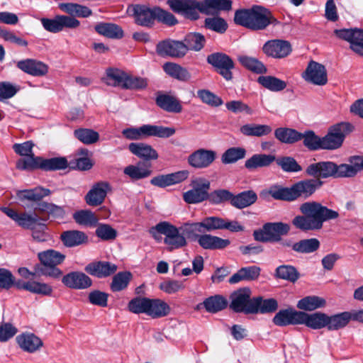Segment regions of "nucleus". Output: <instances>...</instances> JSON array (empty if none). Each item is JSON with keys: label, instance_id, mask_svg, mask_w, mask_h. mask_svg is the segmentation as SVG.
Masks as SVG:
<instances>
[{"label": "nucleus", "instance_id": "f3484780", "mask_svg": "<svg viewBox=\"0 0 363 363\" xmlns=\"http://www.w3.org/2000/svg\"><path fill=\"white\" fill-rule=\"evenodd\" d=\"M336 164L330 161L319 162L309 164L306 169L308 176L313 177L315 179L335 178Z\"/></svg>", "mask_w": 363, "mask_h": 363}, {"label": "nucleus", "instance_id": "f8f14e48", "mask_svg": "<svg viewBox=\"0 0 363 363\" xmlns=\"http://www.w3.org/2000/svg\"><path fill=\"white\" fill-rule=\"evenodd\" d=\"M217 158V152L213 150L199 148L188 156V164L199 169H206L212 165Z\"/></svg>", "mask_w": 363, "mask_h": 363}, {"label": "nucleus", "instance_id": "72a5a7b5", "mask_svg": "<svg viewBox=\"0 0 363 363\" xmlns=\"http://www.w3.org/2000/svg\"><path fill=\"white\" fill-rule=\"evenodd\" d=\"M275 160L276 157L272 155L255 154L245 162V167L249 170H255L269 167Z\"/></svg>", "mask_w": 363, "mask_h": 363}, {"label": "nucleus", "instance_id": "a19ab883", "mask_svg": "<svg viewBox=\"0 0 363 363\" xmlns=\"http://www.w3.org/2000/svg\"><path fill=\"white\" fill-rule=\"evenodd\" d=\"M157 105L163 110L171 113H180L182 111V106L179 101L175 97L162 94L156 99Z\"/></svg>", "mask_w": 363, "mask_h": 363}, {"label": "nucleus", "instance_id": "4468645a", "mask_svg": "<svg viewBox=\"0 0 363 363\" xmlns=\"http://www.w3.org/2000/svg\"><path fill=\"white\" fill-rule=\"evenodd\" d=\"M262 51L267 57L281 59L289 55L292 48L289 41L274 39L267 40L262 47Z\"/></svg>", "mask_w": 363, "mask_h": 363}, {"label": "nucleus", "instance_id": "49530a36", "mask_svg": "<svg viewBox=\"0 0 363 363\" xmlns=\"http://www.w3.org/2000/svg\"><path fill=\"white\" fill-rule=\"evenodd\" d=\"M127 74L118 69L109 68L106 70V76L104 79L106 84L108 86H120L124 88Z\"/></svg>", "mask_w": 363, "mask_h": 363}, {"label": "nucleus", "instance_id": "052dcab7", "mask_svg": "<svg viewBox=\"0 0 363 363\" xmlns=\"http://www.w3.org/2000/svg\"><path fill=\"white\" fill-rule=\"evenodd\" d=\"M73 218L79 225L93 227L98 223V218L89 210H82L74 213Z\"/></svg>", "mask_w": 363, "mask_h": 363}, {"label": "nucleus", "instance_id": "0e129e2a", "mask_svg": "<svg viewBox=\"0 0 363 363\" xmlns=\"http://www.w3.org/2000/svg\"><path fill=\"white\" fill-rule=\"evenodd\" d=\"M41 169L45 171H55L65 169L68 167V162L65 157H53L43 159Z\"/></svg>", "mask_w": 363, "mask_h": 363}, {"label": "nucleus", "instance_id": "e2e57ef3", "mask_svg": "<svg viewBox=\"0 0 363 363\" xmlns=\"http://www.w3.org/2000/svg\"><path fill=\"white\" fill-rule=\"evenodd\" d=\"M131 279L132 274L130 272H118L113 277L112 282L110 286L111 291L116 292L126 289Z\"/></svg>", "mask_w": 363, "mask_h": 363}, {"label": "nucleus", "instance_id": "473e14b6", "mask_svg": "<svg viewBox=\"0 0 363 363\" xmlns=\"http://www.w3.org/2000/svg\"><path fill=\"white\" fill-rule=\"evenodd\" d=\"M129 150L137 157L145 160H157L158 154L150 145L143 143H132L128 146Z\"/></svg>", "mask_w": 363, "mask_h": 363}, {"label": "nucleus", "instance_id": "6e6552de", "mask_svg": "<svg viewBox=\"0 0 363 363\" xmlns=\"http://www.w3.org/2000/svg\"><path fill=\"white\" fill-rule=\"evenodd\" d=\"M250 296L251 291L247 287L235 291L230 296V308L236 313H255L253 298H250Z\"/></svg>", "mask_w": 363, "mask_h": 363}, {"label": "nucleus", "instance_id": "680f3d73", "mask_svg": "<svg viewBox=\"0 0 363 363\" xmlns=\"http://www.w3.org/2000/svg\"><path fill=\"white\" fill-rule=\"evenodd\" d=\"M74 135L80 142L85 145H91L99 139V133L89 128H79L74 131Z\"/></svg>", "mask_w": 363, "mask_h": 363}, {"label": "nucleus", "instance_id": "bb28decb", "mask_svg": "<svg viewBox=\"0 0 363 363\" xmlns=\"http://www.w3.org/2000/svg\"><path fill=\"white\" fill-rule=\"evenodd\" d=\"M16 342L23 351L33 353L43 345L42 340L32 333H23L16 337Z\"/></svg>", "mask_w": 363, "mask_h": 363}, {"label": "nucleus", "instance_id": "a878e982", "mask_svg": "<svg viewBox=\"0 0 363 363\" xmlns=\"http://www.w3.org/2000/svg\"><path fill=\"white\" fill-rule=\"evenodd\" d=\"M197 242L204 250H223L228 247L230 241L211 234H201L197 236Z\"/></svg>", "mask_w": 363, "mask_h": 363}, {"label": "nucleus", "instance_id": "58836bf2", "mask_svg": "<svg viewBox=\"0 0 363 363\" xmlns=\"http://www.w3.org/2000/svg\"><path fill=\"white\" fill-rule=\"evenodd\" d=\"M257 200V194L252 190H248L233 195L231 205L236 208L242 209L252 205Z\"/></svg>", "mask_w": 363, "mask_h": 363}, {"label": "nucleus", "instance_id": "4d7b16f0", "mask_svg": "<svg viewBox=\"0 0 363 363\" xmlns=\"http://www.w3.org/2000/svg\"><path fill=\"white\" fill-rule=\"evenodd\" d=\"M180 230L184 235L194 238L196 241L197 236L206 232L203 220L196 223H185L180 227Z\"/></svg>", "mask_w": 363, "mask_h": 363}, {"label": "nucleus", "instance_id": "20e7f679", "mask_svg": "<svg viewBox=\"0 0 363 363\" xmlns=\"http://www.w3.org/2000/svg\"><path fill=\"white\" fill-rule=\"evenodd\" d=\"M149 232L155 239L157 238V233L164 235V243L167 246L169 251L182 248L187 245L186 239L180 227L177 228L169 222H160L150 228Z\"/></svg>", "mask_w": 363, "mask_h": 363}, {"label": "nucleus", "instance_id": "2eb2a0df", "mask_svg": "<svg viewBox=\"0 0 363 363\" xmlns=\"http://www.w3.org/2000/svg\"><path fill=\"white\" fill-rule=\"evenodd\" d=\"M334 33L340 39L350 43L351 49L363 56V30L362 29H336Z\"/></svg>", "mask_w": 363, "mask_h": 363}, {"label": "nucleus", "instance_id": "864d4df0", "mask_svg": "<svg viewBox=\"0 0 363 363\" xmlns=\"http://www.w3.org/2000/svg\"><path fill=\"white\" fill-rule=\"evenodd\" d=\"M59 8L72 16H77L78 17L86 18L91 14V9L77 4L62 3L59 5Z\"/></svg>", "mask_w": 363, "mask_h": 363}, {"label": "nucleus", "instance_id": "39448f33", "mask_svg": "<svg viewBox=\"0 0 363 363\" xmlns=\"http://www.w3.org/2000/svg\"><path fill=\"white\" fill-rule=\"evenodd\" d=\"M354 126L348 122H340L331 125L327 134L321 138L322 150H337L340 148L347 135L352 133Z\"/></svg>", "mask_w": 363, "mask_h": 363}, {"label": "nucleus", "instance_id": "c85d7f7f", "mask_svg": "<svg viewBox=\"0 0 363 363\" xmlns=\"http://www.w3.org/2000/svg\"><path fill=\"white\" fill-rule=\"evenodd\" d=\"M201 13L206 15L218 14L220 11H228L232 9L231 0H203Z\"/></svg>", "mask_w": 363, "mask_h": 363}, {"label": "nucleus", "instance_id": "7c9ffc66", "mask_svg": "<svg viewBox=\"0 0 363 363\" xmlns=\"http://www.w3.org/2000/svg\"><path fill=\"white\" fill-rule=\"evenodd\" d=\"M326 318L327 315L324 313L316 312L309 314L301 311V324L314 330L321 329L325 327Z\"/></svg>", "mask_w": 363, "mask_h": 363}, {"label": "nucleus", "instance_id": "4be33fe9", "mask_svg": "<svg viewBox=\"0 0 363 363\" xmlns=\"http://www.w3.org/2000/svg\"><path fill=\"white\" fill-rule=\"evenodd\" d=\"M135 23L141 26L151 28L156 19L155 7L150 9L144 5H135L133 8Z\"/></svg>", "mask_w": 363, "mask_h": 363}, {"label": "nucleus", "instance_id": "de8ad7c7", "mask_svg": "<svg viewBox=\"0 0 363 363\" xmlns=\"http://www.w3.org/2000/svg\"><path fill=\"white\" fill-rule=\"evenodd\" d=\"M255 313H272L278 308L277 301L274 298L263 299L261 296L253 298Z\"/></svg>", "mask_w": 363, "mask_h": 363}, {"label": "nucleus", "instance_id": "e433bc0d", "mask_svg": "<svg viewBox=\"0 0 363 363\" xmlns=\"http://www.w3.org/2000/svg\"><path fill=\"white\" fill-rule=\"evenodd\" d=\"M50 194V189L37 186L34 189L19 190L16 195L21 201H38Z\"/></svg>", "mask_w": 363, "mask_h": 363}, {"label": "nucleus", "instance_id": "3c124183", "mask_svg": "<svg viewBox=\"0 0 363 363\" xmlns=\"http://www.w3.org/2000/svg\"><path fill=\"white\" fill-rule=\"evenodd\" d=\"M203 305L208 312L215 313L226 308L228 301L222 296L216 295L205 299Z\"/></svg>", "mask_w": 363, "mask_h": 363}, {"label": "nucleus", "instance_id": "f704fd0d", "mask_svg": "<svg viewBox=\"0 0 363 363\" xmlns=\"http://www.w3.org/2000/svg\"><path fill=\"white\" fill-rule=\"evenodd\" d=\"M272 128L269 125L247 123L240 128V132L247 137H262L270 134Z\"/></svg>", "mask_w": 363, "mask_h": 363}, {"label": "nucleus", "instance_id": "412c9836", "mask_svg": "<svg viewBox=\"0 0 363 363\" xmlns=\"http://www.w3.org/2000/svg\"><path fill=\"white\" fill-rule=\"evenodd\" d=\"M84 269L91 276L104 278L113 274L117 271L118 267L110 262L98 261L89 263Z\"/></svg>", "mask_w": 363, "mask_h": 363}, {"label": "nucleus", "instance_id": "c756f323", "mask_svg": "<svg viewBox=\"0 0 363 363\" xmlns=\"http://www.w3.org/2000/svg\"><path fill=\"white\" fill-rule=\"evenodd\" d=\"M261 272V268L256 265L242 267L228 280L230 284H236L241 281L257 280Z\"/></svg>", "mask_w": 363, "mask_h": 363}, {"label": "nucleus", "instance_id": "69168bd1", "mask_svg": "<svg viewBox=\"0 0 363 363\" xmlns=\"http://www.w3.org/2000/svg\"><path fill=\"white\" fill-rule=\"evenodd\" d=\"M150 165L145 167L129 165L124 169V173L133 179H140L149 177L152 171Z\"/></svg>", "mask_w": 363, "mask_h": 363}, {"label": "nucleus", "instance_id": "7ed1b4c3", "mask_svg": "<svg viewBox=\"0 0 363 363\" xmlns=\"http://www.w3.org/2000/svg\"><path fill=\"white\" fill-rule=\"evenodd\" d=\"M234 21L238 25L254 30H264L270 24L279 23L269 9L261 6L236 11Z\"/></svg>", "mask_w": 363, "mask_h": 363}, {"label": "nucleus", "instance_id": "6e6d98bb", "mask_svg": "<svg viewBox=\"0 0 363 363\" xmlns=\"http://www.w3.org/2000/svg\"><path fill=\"white\" fill-rule=\"evenodd\" d=\"M320 247V242L317 238L303 239L295 242L294 251L298 253L308 254L315 252Z\"/></svg>", "mask_w": 363, "mask_h": 363}, {"label": "nucleus", "instance_id": "c03bdc74", "mask_svg": "<svg viewBox=\"0 0 363 363\" xmlns=\"http://www.w3.org/2000/svg\"><path fill=\"white\" fill-rule=\"evenodd\" d=\"M326 319L325 327L329 330H336L347 325L351 320V315L350 312H343L331 316L327 315Z\"/></svg>", "mask_w": 363, "mask_h": 363}, {"label": "nucleus", "instance_id": "774afa93", "mask_svg": "<svg viewBox=\"0 0 363 363\" xmlns=\"http://www.w3.org/2000/svg\"><path fill=\"white\" fill-rule=\"evenodd\" d=\"M278 166L286 172H298L302 170L301 167L291 157H282L275 160Z\"/></svg>", "mask_w": 363, "mask_h": 363}, {"label": "nucleus", "instance_id": "4c0bfd02", "mask_svg": "<svg viewBox=\"0 0 363 363\" xmlns=\"http://www.w3.org/2000/svg\"><path fill=\"white\" fill-rule=\"evenodd\" d=\"M38 257L44 267H53L62 264L65 255L54 250H48L38 254Z\"/></svg>", "mask_w": 363, "mask_h": 363}, {"label": "nucleus", "instance_id": "cd10ccee", "mask_svg": "<svg viewBox=\"0 0 363 363\" xmlns=\"http://www.w3.org/2000/svg\"><path fill=\"white\" fill-rule=\"evenodd\" d=\"M301 311L291 308L279 311L274 317L273 323L278 326L301 324Z\"/></svg>", "mask_w": 363, "mask_h": 363}, {"label": "nucleus", "instance_id": "09e8293b", "mask_svg": "<svg viewBox=\"0 0 363 363\" xmlns=\"http://www.w3.org/2000/svg\"><path fill=\"white\" fill-rule=\"evenodd\" d=\"M183 43L186 47V53L189 50L200 51L205 45L206 38L201 33H190L185 36Z\"/></svg>", "mask_w": 363, "mask_h": 363}, {"label": "nucleus", "instance_id": "b1692460", "mask_svg": "<svg viewBox=\"0 0 363 363\" xmlns=\"http://www.w3.org/2000/svg\"><path fill=\"white\" fill-rule=\"evenodd\" d=\"M62 282L67 286L74 289H85L92 285L91 278L81 272H72L62 279Z\"/></svg>", "mask_w": 363, "mask_h": 363}, {"label": "nucleus", "instance_id": "6ab92c4d", "mask_svg": "<svg viewBox=\"0 0 363 363\" xmlns=\"http://www.w3.org/2000/svg\"><path fill=\"white\" fill-rule=\"evenodd\" d=\"M156 51L161 56L182 57L186 55V47L182 41L169 39L159 42Z\"/></svg>", "mask_w": 363, "mask_h": 363}, {"label": "nucleus", "instance_id": "ddd939ff", "mask_svg": "<svg viewBox=\"0 0 363 363\" xmlns=\"http://www.w3.org/2000/svg\"><path fill=\"white\" fill-rule=\"evenodd\" d=\"M40 21L45 30L54 33L62 30L64 28H77L80 24L79 21L73 17L61 15L56 16L54 18H43Z\"/></svg>", "mask_w": 363, "mask_h": 363}, {"label": "nucleus", "instance_id": "9b49d317", "mask_svg": "<svg viewBox=\"0 0 363 363\" xmlns=\"http://www.w3.org/2000/svg\"><path fill=\"white\" fill-rule=\"evenodd\" d=\"M206 60L225 79L229 81L233 79L232 69L235 64L230 57L223 52H214L208 55Z\"/></svg>", "mask_w": 363, "mask_h": 363}, {"label": "nucleus", "instance_id": "bf43d9fd", "mask_svg": "<svg viewBox=\"0 0 363 363\" xmlns=\"http://www.w3.org/2000/svg\"><path fill=\"white\" fill-rule=\"evenodd\" d=\"M301 140L310 150H322L321 138L316 135L313 130H306L304 133H301Z\"/></svg>", "mask_w": 363, "mask_h": 363}, {"label": "nucleus", "instance_id": "f257e3e1", "mask_svg": "<svg viewBox=\"0 0 363 363\" xmlns=\"http://www.w3.org/2000/svg\"><path fill=\"white\" fill-rule=\"evenodd\" d=\"M299 211L301 215L293 218L292 225L303 232L320 230L325 222L339 216L337 211L314 201L303 203L299 206Z\"/></svg>", "mask_w": 363, "mask_h": 363}, {"label": "nucleus", "instance_id": "338daca9", "mask_svg": "<svg viewBox=\"0 0 363 363\" xmlns=\"http://www.w3.org/2000/svg\"><path fill=\"white\" fill-rule=\"evenodd\" d=\"M149 299L145 297H135L129 301L128 308L130 312L135 314H147Z\"/></svg>", "mask_w": 363, "mask_h": 363}, {"label": "nucleus", "instance_id": "37998d69", "mask_svg": "<svg viewBox=\"0 0 363 363\" xmlns=\"http://www.w3.org/2000/svg\"><path fill=\"white\" fill-rule=\"evenodd\" d=\"M257 82L265 89L279 92L286 89L287 84L284 80L270 75H262L257 78Z\"/></svg>", "mask_w": 363, "mask_h": 363}, {"label": "nucleus", "instance_id": "1a4fd4ad", "mask_svg": "<svg viewBox=\"0 0 363 363\" xmlns=\"http://www.w3.org/2000/svg\"><path fill=\"white\" fill-rule=\"evenodd\" d=\"M210 185V182L204 178L192 180V189L183 194V199L187 203H199L208 200Z\"/></svg>", "mask_w": 363, "mask_h": 363}, {"label": "nucleus", "instance_id": "a211bd4d", "mask_svg": "<svg viewBox=\"0 0 363 363\" xmlns=\"http://www.w3.org/2000/svg\"><path fill=\"white\" fill-rule=\"evenodd\" d=\"M1 211H3L8 217L16 222L18 225L24 228H30L31 230H34L37 228H39L41 230L46 228V225L40 223L36 216L27 213L19 214L13 209L9 208H1Z\"/></svg>", "mask_w": 363, "mask_h": 363}, {"label": "nucleus", "instance_id": "13d9d810", "mask_svg": "<svg viewBox=\"0 0 363 363\" xmlns=\"http://www.w3.org/2000/svg\"><path fill=\"white\" fill-rule=\"evenodd\" d=\"M238 60L242 66L257 74H264L267 71L264 65L255 57L243 55L240 56Z\"/></svg>", "mask_w": 363, "mask_h": 363}, {"label": "nucleus", "instance_id": "603ef678", "mask_svg": "<svg viewBox=\"0 0 363 363\" xmlns=\"http://www.w3.org/2000/svg\"><path fill=\"white\" fill-rule=\"evenodd\" d=\"M246 150L244 147H233L226 150L221 156V162L224 164H233L245 158Z\"/></svg>", "mask_w": 363, "mask_h": 363}, {"label": "nucleus", "instance_id": "9d476101", "mask_svg": "<svg viewBox=\"0 0 363 363\" xmlns=\"http://www.w3.org/2000/svg\"><path fill=\"white\" fill-rule=\"evenodd\" d=\"M167 4L175 13L183 15L186 18L196 20L201 13V1L197 0H168Z\"/></svg>", "mask_w": 363, "mask_h": 363}, {"label": "nucleus", "instance_id": "aec40b11", "mask_svg": "<svg viewBox=\"0 0 363 363\" xmlns=\"http://www.w3.org/2000/svg\"><path fill=\"white\" fill-rule=\"evenodd\" d=\"M109 189L110 186L107 182L96 183L85 196L86 203L91 206L101 205L104 201Z\"/></svg>", "mask_w": 363, "mask_h": 363}, {"label": "nucleus", "instance_id": "ea45409f", "mask_svg": "<svg viewBox=\"0 0 363 363\" xmlns=\"http://www.w3.org/2000/svg\"><path fill=\"white\" fill-rule=\"evenodd\" d=\"M96 31L105 37L113 39H120L123 36L122 28L114 23H100L95 26Z\"/></svg>", "mask_w": 363, "mask_h": 363}, {"label": "nucleus", "instance_id": "dca6fc26", "mask_svg": "<svg viewBox=\"0 0 363 363\" xmlns=\"http://www.w3.org/2000/svg\"><path fill=\"white\" fill-rule=\"evenodd\" d=\"M303 78L308 82L315 85L323 86L328 82L327 71L323 65L311 61L304 73Z\"/></svg>", "mask_w": 363, "mask_h": 363}, {"label": "nucleus", "instance_id": "79ce46f5", "mask_svg": "<svg viewBox=\"0 0 363 363\" xmlns=\"http://www.w3.org/2000/svg\"><path fill=\"white\" fill-rule=\"evenodd\" d=\"M275 138L282 143L294 144L301 141V133L289 128H278L274 130Z\"/></svg>", "mask_w": 363, "mask_h": 363}, {"label": "nucleus", "instance_id": "a18cd8bd", "mask_svg": "<svg viewBox=\"0 0 363 363\" xmlns=\"http://www.w3.org/2000/svg\"><path fill=\"white\" fill-rule=\"evenodd\" d=\"M325 303V300L323 298L317 296H308L298 301L297 308L301 310L311 311L324 307Z\"/></svg>", "mask_w": 363, "mask_h": 363}, {"label": "nucleus", "instance_id": "5fc2aeb1", "mask_svg": "<svg viewBox=\"0 0 363 363\" xmlns=\"http://www.w3.org/2000/svg\"><path fill=\"white\" fill-rule=\"evenodd\" d=\"M43 158L35 157L34 154L24 157L16 162V167L21 170H34L41 169Z\"/></svg>", "mask_w": 363, "mask_h": 363}, {"label": "nucleus", "instance_id": "2f4dec72", "mask_svg": "<svg viewBox=\"0 0 363 363\" xmlns=\"http://www.w3.org/2000/svg\"><path fill=\"white\" fill-rule=\"evenodd\" d=\"M61 240L65 246L72 247L86 243L88 237L79 230H67L60 235Z\"/></svg>", "mask_w": 363, "mask_h": 363}, {"label": "nucleus", "instance_id": "8fccbe9b", "mask_svg": "<svg viewBox=\"0 0 363 363\" xmlns=\"http://www.w3.org/2000/svg\"><path fill=\"white\" fill-rule=\"evenodd\" d=\"M275 275L277 278L296 282L300 277V274L296 268L292 265L283 264L279 266L275 271Z\"/></svg>", "mask_w": 363, "mask_h": 363}, {"label": "nucleus", "instance_id": "393cba45", "mask_svg": "<svg viewBox=\"0 0 363 363\" xmlns=\"http://www.w3.org/2000/svg\"><path fill=\"white\" fill-rule=\"evenodd\" d=\"M189 172L187 170L179 171L155 177L150 180V183L154 186L164 188L182 182L189 177Z\"/></svg>", "mask_w": 363, "mask_h": 363}, {"label": "nucleus", "instance_id": "5701e85b", "mask_svg": "<svg viewBox=\"0 0 363 363\" xmlns=\"http://www.w3.org/2000/svg\"><path fill=\"white\" fill-rule=\"evenodd\" d=\"M16 66L23 72L33 77H43L48 72V66L46 64L34 59L20 60Z\"/></svg>", "mask_w": 363, "mask_h": 363}, {"label": "nucleus", "instance_id": "f03ea898", "mask_svg": "<svg viewBox=\"0 0 363 363\" xmlns=\"http://www.w3.org/2000/svg\"><path fill=\"white\" fill-rule=\"evenodd\" d=\"M323 182L320 179H307L294 183L290 187L274 185L269 188L265 194L274 199L285 201H294L298 198L305 199L311 197Z\"/></svg>", "mask_w": 363, "mask_h": 363}, {"label": "nucleus", "instance_id": "423d86ee", "mask_svg": "<svg viewBox=\"0 0 363 363\" xmlns=\"http://www.w3.org/2000/svg\"><path fill=\"white\" fill-rule=\"evenodd\" d=\"M175 132L176 130L174 128L155 125H143L138 128H130L124 129L122 133L127 139L140 140L144 137L148 136L167 138L172 136Z\"/></svg>", "mask_w": 363, "mask_h": 363}, {"label": "nucleus", "instance_id": "0eeeda50", "mask_svg": "<svg viewBox=\"0 0 363 363\" xmlns=\"http://www.w3.org/2000/svg\"><path fill=\"white\" fill-rule=\"evenodd\" d=\"M290 231V225L282 222L267 223L262 229L255 230L253 237L256 241L262 242H279L281 236L287 235Z\"/></svg>", "mask_w": 363, "mask_h": 363}, {"label": "nucleus", "instance_id": "c9c22d12", "mask_svg": "<svg viewBox=\"0 0 363 363\" xmlns=\"http://www.w3.org/2000/svg\"><path fill=\"white\" fill-rule=\"evenodd\" d=\"M170 312L169 306L159 298L149 299L147 315L157 318L167 315Z\"/></svg>", "mask_w": 363, "mask_h": 363}]
</instances>
